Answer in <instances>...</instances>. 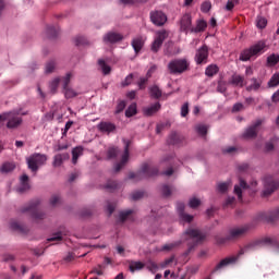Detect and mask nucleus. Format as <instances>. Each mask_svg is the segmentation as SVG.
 <instances>
[{
	"label": "nucleus",
	"mask_w": 279,
	"mask_h": 279,
	"mask_svg": "<svg viewBox=\"0 0 279 279\" xmlns=\"http://www.w3.org/2000/svg\"><path fill=\"white\" fill-rule=\"evenodd\" d=\"M119 186V184L114 181H111L109 182L107 185H106V189L108 191H114V189H117Z\"/></svg>",
	"instance_id": "obj_61"
},
{
	"label": "nucleus",
	"mask_w": 279,
	"mask_h": 279,
	"mask_svg": "<svg viewBox=\"0 0 279 279\" xmlns=\"http://www.w3.org/2000/svg\"><path fill=\"white\" fill-rule=\"evenodd\" d=\"M144 193L142 191L133 192L131 194V199L136 202L137 199H141L143 197Z\"/></svg>",
	"instance_id": "obj_54"
},
{
	"label": "nucleus",
	"mask_w": 279,
	"mask_h": 279,
	"mask_svg": "<svg viewBox=\"0 0 279 279\" xmlns=\"http://www.w3.org/2000/svg\"><path fill=\"white\" fill-rule=\"evenodd\" d=\"M170 73H184L189 69V61L186 59H177L168 64Z\"/></svg>",
	"instance_id": "obj_7"
},
{
	"label": "nucleus",
	"mask_w": 279,
	"mask_h": 279,
	"mask_svg": "<svg viewBox=\"0 0 279 279\" xmlns=\"http://www.w3.org/2000/svg\"><path fill=\"white\" fill-rule=\"evenodd\" d=\"M192 23H193V17H191L190 13H185L180 21L181 32H185V33L191 32V29H193V27L191 26Z\"/></svg>",
	"instance_id": "obj_14"
},
{
	"label": "nucleus",
	"mask_w": 279,
	"mask_h": 279,
	"mask_svg": "<svg viewBox=\"0 0 279 279\" xmlns=\"http://www.w3.org/2000/svg\"><path fill=\"white\" fill-rule=\"evenodd\" d=\"M98 65L101 69L104 75H109V73L112 71L110 65L106 64V61H104V59L98 60Z\"/></svg>",
	"instance_id": "obj_37"
},
{
	"label": "nucleus",
	"mask_w": 279,
	"mask_h": 279,
	"mask_svg": "<svg viewBox=\"0 0 279 279\" xmlns=\"http://www.w3.org/2000/svg\"><path fill=\"white\" fill-rule=\"evenodd\" d=\"M242 234H245V229L244 228L232 229L228 236L218 238L217 243L219 245H223L225 243H228V241H234V239H239V236H242Z\"/></svg>",
	"instance_id": "obj_8"
},
{
	"label": "nucleus",
	"mask_w": 279,
	"mask_h": 279,
	"mask_svg": "<svg viewBox=\"0 0 279 279\" xmlns=\"http://www.w3.org/2000/svg\"><path fill=\"white\" fill-rule=\"evenodd\" d=\"M206 239V234L197 229H187L180 241L165 244L159 252H171V250H175L179 245H182V242L187 241L189 250H193L197 243H202V240Z\"/></svg>",
	"instance_id": "obj_1"
},
{
	"label": "nucleus",
	"mask_w": 279,
	"mask_h": 279,
	"mask_svg": "<svg viewBox=\"0 0 279 279\" xmlns=\"http://www.w3.org/2000/svg\"><path fill=\"white\" fill-rule=\"evenodd\" d=\"M230 186H232V181L220 182L217 185V191L218 193H227Z\"/></svg>",
	"instance_id": "obj_33"
},
{
	"label": "nucleus",
	"mask_w": 279,
	"mask_h": 279,
	"mask_svg": "<svg viewBox=\"0 0 279 279\" xmlns=\"http://www.w3.org/2000/svg\"><path fill=\"white\" fill-rule=\"evenodd\" d=\"M136 114V104H132L125 111V117H134Z\"/></svg>",
	"instance_id": "obj_46"
},
{
	"label": "nucleus",
	"mask_w": 279,
	"mask_h": 279,
	"mask_svg": "<svg viewBox=\"0 0 279 279\" xmlns=\"http://www.w3.org/2000/svg\"><path fill=\"white\" fill-rule=\"evenodd\" d=\"M265 47H267L265 41H258L248 49L243 50L240 54V60L242 62H247V60L254 58V56H260L262 53H265Z\"/></svg>",
	"instance_id": "obj_3"
},
{
	"label": "nucleus",
	"mask_w": 279,
	"mask_h": 279,
	"mask_svg": "<svg viewBox=\"0 0 279 279\" xmlns=\"http://www.w3.org/2000/svg\"><path fill=\"white\" fill-rule=\"evenodd\" d=\"M201 204H202V201L195 197L191 198L189 202L190 208H197V206H199Z\"/></svg>",
	"instance_id": "obj_50"
},
{
	"label": "nucleus",
	"mask_w": 279,
	"mask_h": 279,
	"mask_svg": "<svg viewBox=\"0 0 279 279\" xmlns=\"http://www.w3.org/2000/svg\"><path fill=\"white\" fill-rule=\"evenodd\" d=\"M170 145H177L178 144V133H172L169 137Z\"/></svg>",
	"instance_id": "obj_58"
},
{
	"label": "nucleus",
	"mask_w": 279,
	"mask_h": 279,
	"mask_svg": "<svg viewBox=\"0 0 279 279\" xmlns=\"http://www.w3.org/2000/svg\"><path fill=\"white\" fill-rule=\"evenodd\" d=\"M151 175H158V169L151 168L148 163H143L141 171L137 173L131 172L129 179L138 181L143 178H151Z\"/></svg>",
	"instance_id": "obj_5"
},
{
	"label": "nucleus",
	"mask_w": 279,
	"mask_h": 279,
	"mask_svg": "<svg viewBox=\"0 0 279 279\" xmlns=\"http://www.w3.org/2000/svg\"><path fill=\"white\" fill-rule=\"evenodd\" d=\"M59 33H60V28L56 26H48L46 29V34L49 38H56V36H58Z\"/></svg>",
	"instance_id": "obj_39"
},
{
	"label": "nucleus",
	"mask_w": 279,
	"mask_h": 279,
	"mask_svg": "<svg viewBox=\"0 0 279 279\" xmlns=\"http://www.w3.org/2000/svg\"><path fill=\"white\" fill-rule=\"evenodd\" d=\"M11 229L12 230H19L20 232H23V227L16 221L11 222Z\"/></svg>",
	"instance_id": "obj_62"
},
{
	"label": "nucleus",
	"mask_w": 279,
	"mask_h": 279,
	"mask_svg": "<svg viewBox=\"0 0 279 279\" xmlns=\"http://www.w3.org/2000/svg\"><path fill=\"white\" fill-rule=\"evenodd\" d=\"M83 155H84V148L82 146H77V147L73 148V150H72V162H73V165H77V160Z\"/></svg>",
	"instance_id": "obj_26"
},
{
	"label": "nucleus",
	"mask_w": 279,
	"mask_h": 279,
	"mask_svg": "<svg viewBox=\"0 0 279 279\" xmlns=\"http://www.w3.org/2000/svg\"><path fill=\"white\" fill-rule=\"evenodd\" d=\"M150 97L154 99H160L162 97V90H160V87L155 85L149 87Z\"/></svg>",
	"instance_id": "obj_31"
},
{
	"label": "nucleus",
	"mask_w": 279,
	"mask_h": 279,
	"mask_svg": "<svg viewBox=\"0 0 279 279\" xmlns=\"http://www.w3.org/2000/svg\"><path fill=\"white\" fill-rule=\"evenodd\" d=\"M144 45H145V38H143L141 36L135 37L132 40V47H133L135 53H138V51H141V49H143Z\"/></svg>",
	"instance_id": "obj_24"
},
{
	"label": "nucleus",
	"mask_w": 279,
	"mask_h": 279,
	"mask_svg": "<svg viewBox=\"0 0 279 279\" xmlns=\"http://www.w3.org/2000/svg\"><path fill=\"white\" fill-rule=\"evenodd\" d=\"M279 86V73H275L268 81V88H276Z\"/></svg>",
	"instance_id": "obj_40"
},
{
	"label": "nucleus",
	"mask_w": 279,
	"mask_h": 279,
	"mask_svg": "<svg viewBox=\"0 0 279 279\" xmlns=\"http://www.w3.org/2000/svg\"><path fill=\"white\" fill-rule=\"evenodd\" d=\"M260 125H263V120H256L251 126H248L244 133V138H256L258 134V130H260Z\"/></svg>",
	"instance_id": "obj_12"
},
{
	"label": "nucleus",
	"mask_w": 279,
	"mask_h": 279,
	"mask_svg": "<svg viewBox=\"0 0 279 279\" xmlns=\"http://www.w3.org/2000/svg\"><path fill=\"white\" fill-rule=\"evenodd\" d=\"M119 156V148H109L108 158H117Z\"/></svg>",
	"instance_id": "obj_51"
},
{
	"label": "nucleus",
	"mask_w": 279,
	"mask_h": 279,
	"mask_svg": "<svg viewBox=\"0 0 279 279\" xmlns=\"http://www.w3.org/2000/svg\"><path fill=\"white\" fill-rule=\"evenodd\" d=\"M120 40H123V35L119 33L109 32L104 36V43H109L110 45L120 43Z\"/></svg>",
	"instance_id": "obj_18"
},
{
	"label": "nucleus",
	"mask_w": 279,
	"mask_h": 279,
	"mask_svg": "<svg viewBox=\"0 0 279 279\" xmlns=\"http://www.w3.org/2000/svg\"><path fill=\"white\" fill-rule=\"evenodd\" d=\"M50 204L51 206H58V204H60V196L54 195L50 198Z\"/></svg>",
	"instance_id": "obj_63"
},
{
	"label": "nucleus",
	"mask_w": 279,
	"mask_h": 279,
	"mask_svg": "<svg viewBox=\"0 0 279 279\" xmlns=\"http://www.w3.org/2000/svg\"><path fill=\"white\" fill-rule=\"evenodd\" d=\"M98 129L100 132H107V134H110V132H114L116 126L110 122H101L98 124Z\"/></svg>",
	"instance_id": "obj_27"
},
{
	"label": "nucleus",
	"mask_w": 279,
	"mask_h": 279,
	"mask_svg": "<svg viewBox=\"0 0 279 279\" xmlns=\"http://www.w3.org/2000/svg\"><path fill=\"white\" fill-rule=\"evenodd\" d=\"M171 193H173V187L169 185L161 186V194L163 195V197H169Z\"/></svg>",
	"instance_id": "obj_44"
},
{
	"label": "nucleus",
	"mask_w": 279,
	"mask_h": 279,
	"mask_svg": "<svg viewBox=\"0 0 279 279\" xmlns=\"http://www.w3.org/2000/svg\"><path fill=\"white\" fill-rule=\"evenodd\" d=\"M145 267L146 269H148V271H150L151 274H156V271H158V269L160 268V265L156 264L153 260H147L145 263Z\"/></svg>",
	"instance_id": "obj_35"
},
{
	"label": "nucleus",
	"mask_w": 279,
	"mask_h": 279,
	"mask_svg": "<svg viewBox=\"0 0 279 279\" xmlns=\"http://www.w3.org/2000/svg\"><path fill=\"white\" fill-rule=\"evenodd\" d=\"M63 95L65 99H73V97H77V92L72 87H65L63 88Z\"/></svg>",
	"instance_id": "obj_36"
},
{
	"label": "nucleus",
	"mask_w": 279,
	"mask_h": 279,
	"mask_svg": "<svg viewBox=\"0 0 279 279\" xmlns=\"http://www.w3.org/2000/svg\"><path fill=\"white\" fill-rule=\"evenodd\" d=\"M194 60L196 64H207L208 63V46L204 45L203 47L196 50Z\"/></svg>",
	"instance_id": "obj_11"
},
{
	"label": "nucleus",
	"mask_w": 279,
	"mask_h": 279,
	"mask_svg": "<svg viewBox=\"0 0 279 279\" xmlns=\"http://www.w3.org/2000/svg\"><path fill=\"white\" fill-rule=\"evenodd\" d=\"M150 21L157 27H162L167 23V15L162 11H153L150 12Z\"/></svg>",
	"instance_id": "obj_13"
},
{
	"label": "nucleus",
	"mask_w": 279,
	"mask_h": 279,
	"mask_svg": "<svg viewBox=\"0 0 279 279\" xmlns=\"http://www.w3.org/2000/svg\"><path fill=\"white\" fill-rule=\"evenodd\" d=\"M7 121L8 130H16L23 124V118H21V112L13 110L0 114V125H3V122Z\"/></svg>",
	"instance_id": "obj_2"
},
{
	"label": "nucleus",
	"mask_w": 279,
	"mask_h": 279,
	"mask_svg": "<svg viewBox=\"0 0 279 279\" xmlns=\"http://www.w3.org/2000/svg\"><path fill=\"white\" fill-rule=\"evenodd\" d=\"M278 218H279V207L274 211H271L270 218L267 216V213H262L258 216L259 221H274V219H278Z\"/></svg>",
	"instance_id": "obj_23"
},
{
	"label": "nucleus",
	"mask_w": 279,
	"mask_h": 279,
	"mask_svg": "<svg viewBox=\"0 0 279 279\" xmlns=\"http://www.w3.org/2000/svg\"><path fill=\"white\" fill-rule=\"evenodd\" d=\"M46 73H53L56 71V61H50L46 64Z\"/></svg>",
	"instance_id": "obj_49"
},
{
	"label": "nucleus",
	"mask_w": 279,
	"mask_h": 279,
	"mask_svg": "<svg viewBox=\"0 0 279 279\" xmlns=\"http://www.w3.org/2000/svg\"><path fill=\"white\" fill-rule=\"evenodd\" d=\"M175 265V257L171 256L170 258L166 259L165 262H161L159 264L160 269H167V267H173Z\"/></svg>",
	"instance_id": "obj_38"
},
{
	"label": "nucleus",
	"mask_w": 279,
	"mask_h": 279,
	"mask_svg": "<svg viewBox=\"0 0 279 279\" xmlns=\"http://www.w3.org/2000/svg\"><path fill=\"white\" fill-rule=\"evenodd\" d=\"M229 84L233 86H239V88H243L245 86V78L239 74H234L231 76Z\"/></svg>",
	"instance_id": "obj_22"
},
{
	"label": "nucleus",
	"mask_w": 279,
	"mask_h": 279,
	"mask_svg": "<svg viewBox=\"0 0 279 279\" xmlns=\"http://www.w3.org/2000/svg\"><path fill=\"white\" fill-rule=\"evenodd\" d=\"M278 61H279V56L277 54H271L267 58V62L268 64H270V66L278 64Z\"/></svg>",
	"instance_id": "obj_47"
},
{
	"label": "nucleus",
	"mask_w": 279,
	"mask_h": 279,
	"mask_svg": "<svg viewBox=\"0 0 279 279\" xmlns=\"http://www.w3.org/2000/svg\"><path fill=\"white\" fill-rule=\"evenodd\" d=\"M234 5H236V0H229L226 4L225 9L230 12V10L234 9Z\"/></svg>",
	"instance_id": "obj_56"
},
{
	"label": "nucleus",
	"mask_w": 279,
	"mask_h": 279,
	"mask_svg": "<svg viewBox=\"0 0 279 279\" xmlns=\"http://www.w3.org/2000/svg\"><path fill=\"white\" fill-rule=\"evenodd\" d=\"M15 167L16 166L13 162H4L0 168V171L2 173H10V171H14Z\"/></svg>",
	"instance_id": "obj_41"
},
{
	"label": "nucleus",
	"mask_w": 279,
	"mask_h": 279,
	"mask_svg": "<svg viewBox=\"0 0 279 279\" xmlns=\"http://www.w3.org/2000/svg\"><path fill=\"white\" fill-rule=\"evenodd\" d=\"M177 210L179 213L181 223H191L193 216L184 213V203H177Z\"/></svg>",
	"instance_id": "obj_15"
},
{
	"label": "nucleus",
	"mask_w": 279,
	"mask_h": 279,
	"mask_svg": "<svg viewBox=\"0 0 279 279\" xmlns=\"http://www.w3.org/2000/svg\"><path fill=\"white\" fill-rule=\"evenodd\" d=\"M145 267V264L142 262H131L129 268L130 271L132 274H134V271H141V269H143Z\"/></svg>",
	"instance_id": "obj_34"
},
{
	"label": "nucleus",
	"mask_w": 279,
	"mask_h": 279,
	"mask_svg": "<svg viewBox=\"0 0 279 279\" xmlns=\"http://www.w3.org/2000/svg\"><path fill=\"white\" fill-rule=\"evenodd\" d=\"M256 25L259 29H265V27H267V19L263 16H257Z\"/></svg>",
	"instance_id": "obj_43"
},
{
	"label": "nucleus",
	"mask_w": 279,
	"mask_h": 279,
	"mask_svg": "<svg viewBox=\"0 0 279 279\" xmlns=\"http://www.w3.org/2000/svg\"><path fill=\"white\" fill-rule=\"evenodd\" d=\"M189 114V102H185L181 107V117H186Z\"/></svg>",
	"instance_id": "obj_57"
},
{
	"label": "nucleus",
	"mask_w": 279,
	"mask_h": 279,
	"mask_svg": "<svg viewBox=\"0 0 279 279\" xmlns=\"http://www.w3.org/2000/svg\"><path fill=\"white\" fill-rule=\"evenodd\" d=\"M31 186H29V177H27V174H23L20 178V186H17L15 189L16 193L23 194V193H27V191H29Z\"/></svg>",
	"instance_id": "obj_16"
},
{
	"label": "nucleus",
	"mask_w": 279,
	"mask_h": 279,
	"mask_svg": "<svg viewBox=\"0 0 279 279\" xmlns=\"http://www.w3.org/2000/svg\"><path fill=\"white\" fill-rule=\"evenodd\" d=\"M22 213H29L34 221L45 219V214L38 211V207L34 203H31L26 205L24 208H22Z\"/></svg>",
	"instance_id": "obj_10"
},
{
	"label": "nucleus",
	"mask_w": 279,
	"mask_h": 279,
	"mask_svg": "<svg viewBox=\"0 0 279 279\" xmlns=\"http://www.w3.org/2000/svg\"><path fill=\"white\" fill-rule=\"evenodd\" d=\"M132 213H134L132 209L121 211L120 215H119L120 221H125V219H129L130 215H132Z\"/></svg>",
	"instance_id": "obj_45"
},
{
	"label": "nucleus",
	"mask_w": 279,
	"mask_h": 279,
	"mask_svg": "<svg viewBox=\"0 0 279 279\" xmlns=\"http://www.w3.org/2000/svg\"><path fill=\"white\" fill-rule=\"evenodd\" d=\"M232 263H236V257H227L222 259L213 270V274H216V271H221V269H226L228 265H232Z\"/></svg>",
	"instance_id": "obj_19"
},
{
	"label": "nucleus",
	"mask_w": 279,
	"mask_h": 279,
	"mask_svg": "<svg viewBox=\"0 0 279 279\" xmlns=\"http://www.w3.org/2000/svg\"><path fill=\"white\" fill-rule=\"evenodd\" d=\"M70 156L68 153H63V154H58L54 156L53 159V167H61L62 162H64V160H69Z\"/></svg>",
	"instance_id": "obj_25"
},
{
	"label": "nucleus",
	"mask_w": 279,
	"mask_h": 279,
	"mask_svg": "<svg viewBox=\"0 0 279 279\" xmlns=\"http://www.w3.org/2000/svg\"><path fill=\"white\" fill-rule=\"evenodd\" d=\"M48 241H62V232L54 233Z\"/></svg>",
	"instance_id": "obj_59"
},
{
	"label": "nucleus",
	"mask_w": 279,
	"mask_h": 279,
	"mask_svg": "<svg viewBox=\"0 0 279 279\" xmlns=\"http://www.w3.org/2000/svg\"><path fill=\"white\" fill-rule=\"evenodd\" d=\"M258 245H260V242H253L251 244H248L247 246H245L242 252H250V250H256V247H258Z\"/></svg>",
	"instance_id": "obj_52"
},
{
	"label": "nucleus",
	"mask_w": 279,
	"mask_h": 279,
	"mask_svg": "<svg viewBox=\"0 0 279 279\" xmlns=\"http://www.w3.org/2000/svg\"><path fill=\"white\" fill-rule=\"evenodd\" d=\"M195 130L201 136H206V134H208V126L205 124H197Z\"/></svg>",
	"instance_id": "obj_42"
},
{
	"label": "nucleus",
	"mask_w": 279,
	"mask_h": 279,
	"mask_svg": "<svg viewBox=\"0 0 279 279\" xmlns=\"http://www.w3.org/2000/svg\"><path fill=\"white\" fill-rule=\"evenodd\" d=\"M239 151V148L234 146H228L227 148L223 149V154H236Z\"/></svg>",
	"instance_id": "obj_55"
},
{
	"label": "nucleus",
	"mask_w": 279,
	"mask_h": 279,
	"mask_svg": "<svg viewBox=\"0 0 279 279\" xmlns=\"http://www.w3.org/2000/svg\"><path fill=\"white\" fill-rule=\"evenodd\" d=\"M168 37L169 33H167V31L156 32L154 41L150 47L151 51H154V53H158V51H160V48L162 47V44L165 43V40H167Z\"/></svg>",
	"instance_id": "obj_6"
},
{
	"label": "nucleus",
	"mask_w": 279,
	"mask_h": 279,
	"mask_svg": "<svg viewBox=\"0 0 279 279\" xmlns=\"http://www.w3.org/2000/svg\"><path fill=\"white\" fill-rule=\"evenodd\" d=\"M47 162V155L40 153H34L29 157L26 158V163L28 169L36 173Z\"/></svg>",
	"instance_id": "obj_4"
},
{
	"label": "nucleus",
	"mask_w": 279,
	"mask_h": 279,
	"mask_svg": "<svg viewBox=\"0 0 279 279\" xmlns=\"http://www.w3.org/2000/svg\"><path fill=\"white\" fill-rule=\"evenodd\" d=\"M247 189V183L243 181V179H240V183L238 185H234L233 193L234 195H238L239 199L243 198V191Z\"/></svg>",
	"instance_id": "obj_20"
},
{
	"label": "nucleus",
	"mask_w": 279,
	"mask_h": 279,
	"mask_svg": "<svg viewBox=\"0 0 279 279\" xmlns=\"http://www.w3.org/2000/svg\"><path fill=\"white\" fill-rule=\"evenodd\" d=\"M75 45L80 46V45H86V38L83 36L76 37L75 38Z\"/></svg>",
	"instance_id": "obj_64"
},
{
	"label": "nucleus",
	"mask_w": 279,
	"mask_h": 279,
	"mask_svg": "<svg viewBox=\"0 0 279 279\" xmlns=\"http://www.w3.org/2000/svg\"><path fill=\"white\" fill-rule=\"evenodd\" d=\"M217 73H219V66L215 64L208 65L205 70V75H207V77H213L214 75H217Z\"/></svg>",
	"instance_id": "obj_32"
},
{
	"label": "nucleus",
	"mask_w": 279,
	"mask_h": 279,
	"mask_svg": "<svg viewBox=\"0 0 279 279\" xmlns=\"http://www.w3.org/2000/svg\"><path fill=\"white\" fill-rule=\"evenodd\" d=\"M60 86V77H54L49 82V90L52 93V95H56L58 93V87Z\"/></svg>",
	"instance_id": "obj_29"
},
{
	"label": "nucleus",
	"mask_w": 279,
	"mask_h": 279,
	"mask_svg": "<svg viewBox=\"0 0 279 279\" xmlns=\"http://www.w3.org/2000/svg\"><path fill=\"white\" fill-rule=\"evenodd\" d=\"M161 106L160 102H155L146 108L143 109V112L145 117H151L153 114H156L158 110H160Z\"/></svg>",
	"instance_id": "obj_21"
},
{
	"label": "nucleus",
	"mask_w": 279,
	"mask_h": 279,
	"mask_svg": "<svg viewBox=\"0 0 279 279\" xmlns=\"http://www.w3.org/2000/svg\"><path fill=\"white\" fill-rule=\"evenodd\" d=\"M71 80H73V72H68L64 76L60 77L62 88H69Z\"/></svg>",
	"instance_id": "obj_28"
},
{
	"label": "nucleus",
	"mask_w": 279,
	"mask_h": 279,
	"mask_svg": "<svg viewBox=\"0 0 279 279\" xmlns=\"http://www.w3.org/2000/svg\"><path fill=\"white\" fill-rule=\"evenodd\" d=\"M217 90H218V93H225V92L227 90L226 82L220 81V82L218 83Z\"/></svg>",
	"instance_id": "obj_60"
},
{
	"label": "nucleus",
	"mask_w": 279,
	"mask_h": 279,
	"mask_svg": "<svg viewBox=\"0 0 279 279\" xmlns=\"http://www.w3.org/2000/svg\"><path fill=\"white\" fill-rule=\"evenodd\" d=\"M134 81V74H129L125 80L122 82V86H130Z\"/></svg>",
	"instance_id": "obj_53"
},
{
	"label": "nucleus",
	"mask_w": 279,
	"mask_h": 279,
	"mask_svg": "<svg viewBox=\"0 0 279 279\" xmlns=\"http://www.w3.org/2000/svg\"><path fill=\"white\" fill-rule=\"evenodd\" d=\"M207 24L204 20H198L196 23V27L191 28L192 34H197L199 32H204L206 29Z\"/></svg>",
	"instance_id": "obj_30"
},
{
	"label": "nucleus",
	"mask_w": 279,
	"mask_h": 279,
	"mask_svg": "<svg viewBox=\"0 0 279 279\" xmlns=\"http://www.w3.org/2000/svg\"><path fill=\"white\" fill-rule=\"evenodd\" d=\"M211 8H213V4L210 3V1H205L201 5V11L204 13H207V12H210Z\"/></svg>",
	"instance_id": "obj_48"
},
{
	"label": "nucleus",
	"mask_w": 279,
	"mask_h": 279,
	"mask_svg": "<svg viewBox=\"0 0 279 279\" xmlns=\"http://www.w3.org/2000/svg\"><path fill=\"white\" fill-rule=\"evenodd\" d=\"M260 86H263V80L252 77L250 80V84L246 86V90L248 93H258V90H260Z\"/></svg>",
	"instance_id": "obj_17"
},
{
	"label": "nucleus",
	"mask_w": 279,
	"mask_h": 279,
	"mask_svg": "<svg viewBox=\"0 0 279 279\" xmlns=\"http://www.w3.org/2000/svg\"><path fill=\"white\" fill-rule=\"evenodd\" d=\"M124 143V153L121 157V162L116 163L114 166V171L119 172L125 165H128V161L130 160V141L129 140H123Z\"/></svg>",
	"instance_id": "obj_9"
}]
</instances>
